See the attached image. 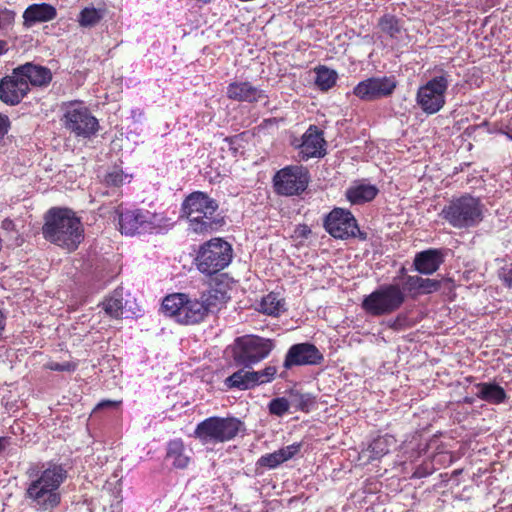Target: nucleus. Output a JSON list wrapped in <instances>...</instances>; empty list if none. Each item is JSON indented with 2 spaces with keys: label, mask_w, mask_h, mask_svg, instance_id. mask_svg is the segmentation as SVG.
Segmentation results:
<instances>
[{
  "label": "nucleus",
  "mask_w": 512,
  "mask_h": 512,
  "mask_svg": "<svg viewBox=\"0 0 512 512\" xmlns=\"http://www.w3.org/2000/svg\"><path fill=\"white\" fill-rule=\"evenodd\" d=\"M325 140L322 132L315 126H310L302 136V143L299 145V155L302 160L313 157H321L325 154Z\"/></svg>",
  "instance_id": "a211bd4d"
},
{
  "label": "nucleus",
  "mask_w": 512,
  "mask_h": 512,
  "mask_svg": "<svg viewBox=\"0 0 512 512\" xmlns=\"http://www.w3.org/2000/svg\"><path fill=\"white\" fill-rule=\"evenodd\" d=\"M24 80L16 68L10 75L2 78L0 81L1 101L11 106L19 104L30 90Z\"/></svg>",
  "instance_id": "f3484780"
},
{
  "label": "nucleus",
  "mask_w": 512,
  "mask_h": 512,
  "mask_svg": "<svg viewBox=\"0 0 512 512\" xmlns=\"http://www.w3.org/2000/svg\"><path fill=\"white\" fill-rule=\"evenodd\" d=\"M325 230L334 238L346 240L358 237L366 239V234L361 232L353 214L342 208L333 209L324 220Z\"/></svg>",
  "instance_id": "ddd939ff"
},
{
  "label": "nucleus",
  "mask_w": 512,
  "mask_h": 512,
  "mask_svg": "<svg viewBox=\"0 0 512 512\" xmlns=\"http://www.w3.org/2000/svg\"><path fill=\"white\" fill-rule=\"evenodd\" d=\"M103 10L95 7H85L78 16V23L83 28H91L96 26L103 18Z\"/></svg>",
  "instance_id": "7c9ffc66"
},
{
  "label": "nucleus",
  "mask_w": 512,
  "mask_h": 512,
  "mask_svg": "<svg viewBox=\"0 0 512 512\" xmlns=\"http://www.w3.org/2000/svg\"><path fill=\"white\" fill-rule=\"evenodd\" d=\"M323 359V354L315 345L308 342L298 343L288 349L283 367L288 370L294 366L319 365Z\"/></svg>",
  "instance_id": "dca6fc26"
},
{
  "label": "nucleus",
  "mask_w": 512,
  "mask_h": 512,
  "mask_svg": "<svg viewBox=\"0 0 512 512\" xmlns=\"http://www.w3.org/2000/svg\"><path fill=\"white\" fill-rule=\"evenodd\" d=\"M274 341L256 335L237 338L233 358L237 364L251 367L267 358L274 349Z\"/></svg>",
  "instance_id": "9d476101"
},
{
  "label": "nucleus",
  "mask_w": 512,
  "mask_h": 512,
  "mask_svg": "<svg viewBox=\"0 0 512 512\" xmlns=\"http://www.w3.org/2000/svg\"><path fill=\"white\" fill-rule=\"evenodd\" d=\"M117 213L121 233L129 236L150 232L161 227L164 221V217L160 214L143 209L118 211Z\"/></svg>",
  "instance_id": "f8f14e48"
},
{
  "label": "nucleus",
  "mask_w": 512,
  "mask_h": 512,
  "mask_svg": "<svg viewBox=\"0 0 512 512\" xmlns=\"http://www.w3.org/2000/svg\"><path fill=\"white\" fill-rule=\"evenodd\" d=\"M7 51V43L4 40H0V56Z\"/></svg>",
  "instance_id": "49530a36"
},
{
  "label": "nucleus",
  "mask_w": 512,
  "mask_h": 512,
  "mask_svg": "<svg viewBox=\"0 0 512 512\" xmlns=\"http://www.w3.org/2000/svg\"><path fill=\"white\" fill-rule=\"evenodd\" d=\"M499 276L508 287L512 288V264L502 267Z\"/></svg>",
  "instance_id": "79ce46f5"
},
{
  "label": "nucleus",
  "mask_w": 512,
  "mask_h": 512,
  "mask_svg": "<svg viewBox=\"0 0 512 512\" xmlns=\"http://www.w3.org/2000/svg\"><path fill=\"white\" fill-rule=\"evenodd\" d=\"M440 286L441 283L438 280L421 277L418 294H430L437 291Z\"/></svg>",
  "instance_id": "58836bf2"
},
{
  "label": "nucleus",
  "mask_w": 512,
  "mask_h": 512,
  "mask_svg": "<svg viewBox=\"0 0 512 512\" xmlns=\"http://www.w3.org/2000/svg\"><path fill=\"white\" fill-rule=\"evenodd\" d=\"M301 449V443H293L273 453L261 456L258 463L270 469L276 468L283 462L293 458Z\"/></svg>",
  "instance_id": "393cba45"
},
{
  "label": "nucleus",
  "mask_w": 512,
  "mask_h": 512,
  "mask_svg": "<svg viewBox=\"0 0 512 512\" xmlns=\"http://www.w3.org/2000/svg\"><path fill=\"white\" fill-rule=\"evenodd\" d=\"M15 12L10 9L0 10V30L11 26L15 20Z\"/></svg>",
  "instance_id": "a19ab883"
},
{
  "label": "nucleus",
  "mask_w": 512,
  "mask_h": 512,
  "mask_svg": "<svg viewBox=\"0 0 512 512\" xmlns=\"http://www.w3.org/2000/svg\"><path fill=\"white\" fill-rule=\"evenodd\" d=\"M207 315L222 309L230 299L228 291L224 287H213L202 292L199 297Z\"/></svg>",
  "instance_id": "b1692460"
},
{
  "label": "nucleus",
  "mask_w": 512,
  "mask_h": 512,
  "mask_svg": "<svg viewBox=\"0 0 512 512\" xmlns=\"http://www.w3.org/2000/svg\"><path fill=\"white\" fill-rule=\"evenodd\" d=\"M405 301V289L400 284L386 283L363 299L362 308L371 316H385L399 310Z\"/></svg>",
  "instance_id": "20e7f679"
},
{
  "label": "nucleus",
  "mask_w": 512,
  "mask_h": 512,
  "mask_svg": "<svg viewBox=\"0 0 512 512\" xmlns=\"http://www.w3.org/2000/svg\"><path fill=\"white\" fill-rule=\"evenodd\" d=\"M105 313L115 319L123 315V297L122 292L115 290L109 297L102 303Z\"/></svg>",
  "instance_id": "c756f323"
},
{
  "label": "nucleus",
  "mask_w": 512,
  "mask_h": 512,
  "mask_svg": "<svg viewBox=\"0 0 512 512\" xmlns=\"http://www.w3.org/2000/svg\"><path fill=\"white\" fill-rule=\"evenodd\" d=\"M57 11L54 6L48 3L29 5L23 13V24L31 27L35 23L48 22L55 19Z\"/></svg>",
  "instance_id": "5701e85b"
},
{
  "label": "nucleus",
  "mask_w": 512,
  "mask_h": 512,
  "mask_svg": "<svg viewBox=\"0 0 512 512\" xmlns=\"http://www.w3.org/2000/svg\"><path fill=\"white\" fill-rule=\"evenodd\" d=\"M162 309L168 316L181 324H197L207 316L199 298H190L183 293L168 295L162 302Z\"/></svg>",
  "instance_id": "0eeeda50"
},
{
  "label": "nucleus",
  "mask_w": 512,
  "mask_h": 512,
  "mask_svg": "<svg viewBox=\"0 0 512 512\" xmlns=\"http://www.w3.org/2000/svg\"><path fill=\"white\" fill-rule=\"evenodd\" d=\"M444 262V255L439 249H428L416 254L414 258V268L423 275L435 273Z\"/></svg>",
  "instance_id": "aec40b11"
},
{
  "label": "nucleus",
  "mask_w": 512,
  "mask_h": 512,
  "mask_svg": "<svg viewBox=\"0 0 512 512\" xmlns=\"http://www.w3.org/2000/svg\"><path fill=\"white\" fill-rule=\"evenodd\" d=\"M9 444L8 438L0 437V453L6 448Z\"/></svg>",
  "instance_id": "a18cd8bd"
},
{
  "label": "nucleus",
  "mask_w": 512,
  "mask_h": 512,
  "mask_svg": "<svg viewBox=\"0 0 512 512\" xmlns=\"http://www.w3.org/2000/svg\"><path fill=\"white\" fill-rule=\"evenodd\" d=\"M42 234L48 242L75 251L84 239V228L79 217L67 208H52L45 215Z\"/></svg>",
  "instance_id": "f03ea898"
},
{
  "label": "nucleus",
  "mask_w": 512,
  "mask_h": 512,
  "mask_svg": "<svg viewBox=\"0 0 512 512\" xmlns=\"http://www.w3.org/2000/svg\"><path fill=\"white\" fill-rule=\"evenodd\" d=\"M120 402H117V401H111V400H104L102 402H100L96 409H102V408H107V407H115L119 404Z\"/></svg>",
  "instance_id": "c03bdc74"
},
{
  "label": "nucleus",
  "mask_w": 512,
  "mask_h": 512,
  "mask_svg": "<svg viewBox=\"0 0 512 512\" xmlns=\"http://www.w3.org/2000/svg\"><path fill=\"white\" fill-rule=\"evenodd\" d=\"M240 426L241 422L236 418L210 417L196 426L194 435L203 444H215L233 439Z\"/></svg>",
  "instance_id": "1a4fd4ad"
},
{
  "label": "nucleus",
  "mask_w": 512,
  "mask_h": 512,
  "mask_svg": "<svg viewBox=\"0 0 512 512\" xmlns=\"http://www.w3.org/2000/svg\"><path fill=\"white\" fill-rule=\"evenodd\" d=\"M289 408V401L284 397L275 398L269 403V412L279 417L286 414Z\"/></svg>",
  "instance_id": "c9c22d12"
},
{
  "label": "nucleus",
  "mask_w": 512,
  "mask_h": 512,
  "mask_svg": "<svg viewBox=\"0 0 512 512\" xmlns=\"http://www.w3.org/2000/svg\"><path fill=\"white\" fill-rule=\"evenodd\" d=\"M9 124V118L0 114V139L8 132Z\"/></svg>",
  "instance_id": "37998d69"
},
{
  "label": "nucleus",
  "mask_w": 512,
  "mask_h": 512,
  "mask_svg": "<svg viewBox=\"0 0 512 512\" xmlns=\"http://www.w3.org/2000/svg\"><path fill=\"white\" fill-rule=\"evenodd\" d=\"M192 450L185 446L182 439L170 440L166 448V460L176 469H185L191 461Z\"/></svg>",
  "instance_id": "412c9836"
},
{
  "label": "nucleus",
  "mask_w": 512,
  "mask_h": 512,
  "mask_svg": "<svg viewBox=\"0 0 512 512\" xmlns=\"http://www.w3.org/2000/svg\"><path fill=\"white\" fill-rule=\"evenodd\" d=\"M16 71L25 79L24 81L28 84V87L30 85L45 86L48 85L52 79L51 71L48 68L33 63L18 66Z\"/></svg>",
  "instance_id": "4be33fe9"
},
{
  "label": "nucleus",
  "mask_w": 512,
  "mask_h": 512,
  "mask_svg": "<svg viewBox=\"0 0 512 512\" xmlns=\"http://www.w3.org/2000/svg\"><path fill=\"white\" fill-rule=\"evenodd\" d=\"M227 97L238 102L254 103L266 98L263 90L253 86L250 82H232L227 87Z\"/></svg>",
  "instance_id": "6ab92c4d"
},
{
  "label": "nucleus",
  "mask_w": 512,
  "mask_h": 512,
  "mask_svg": "<svg viewBox=\"0 0 512 512\" xmlns=\"http://www.w3.org/2000/svg\"><path fill=\"white\" fill-rule=\"evenodd\" d=\"M105 182L109 186L119 187L124 183L130 182V177L124 174L121 169L113 168L105 176Z\"/></svg>",
  "instance_id": "f704fd0d"
},
{
  "label": "nucleus",
  "mask_w": 512,
  "mask_h": 512,
  "mask_svg": "<svg viewBox=\"0 0 512 512\" xmlns=\"http://www.w3.org/2000/svg\"><path fill=\"white\" fill-rule=\"evenodd\" d=\"M440 216L457 229L477 225L483 218V205L479 198L463 195L452 199L441 211Z\"/></svg>",
  "instance_id": "39448f33"
},
{
  "label": "nucleus",
  "mask_w": 512,
  "mask_h": 512,
  "mask_svg": "<svg viewBox=\"0 0 512 512\" xmlns=\"http://www.w3.org/2000/svg\"><path fill=\"white\" fill-rule=\"evenodd\" d=\"M256 374V386L264 383L271 382L277 373V368L275 366H266L264 369L260 371H253Z\"/></svg>",
  "instance_id": "e433bc0d"
},
{
  "label": "nucleus",
  "mask_w": 512,
  "mask_h": 512,
  "mask_svg": "<svg viewBox=\"0 0 512 512\" xmlns=\"http://www.w3.org/2000/svg\"><path fill=\"white\" fill-rule=\"evenodd\" d=\"M476 389V396L491 404H500L507 397L505 390L495 383H479Z\"/></svg>",
  "instance_id": "cd10ccee"
},
{
  "label": "nucleus",
  "mask_w": 512,
  "mask_h": 512,
  "mask_svg": "<svg viewBox=\"0 0 512 512\" xmlns=\"http://www.w3.org/2000/svg\"><path fill=\"white\" fill-rule=\"evenodd\" d=\"M246 367L234 372L231 376L225 379L227 388H236L239 390H248L256 386V374L251 370H246Z\"/></svg>",
  "instance_id": "bb28decb"
},
{
  "label": "nucleus",
  "mask_w": 512,
  "mask_h": 512,
  "mask_svg": "<svg viewBox=\"0 0 512 512\" xmlns=\"http://www.w3.org/2000/svg\"><path fill=\"white\" fill-rule=\"evenodd\" d=\"M450 77L448 72L441 71L418 88L416 102L423 112L435 114L443 108Z\"/></svg>",
  "instance_id": "6e6552de"
},
{
  "label": "nucleus",
  "mask_w": 512,
  "mask_h": 512,
  "mask_svg": "<svg viewBox=\"0 0 512 512\" xmlns=\"http://www.w3.org/2000/svg\"><path fill=\"white\" fill-rule=\"evenodd\" d=\"M377 194V187L368 183H357L346 191V197L353 205H361L369 202L373 200Z\"/></svg>",
  "instance_id": "a878e982"
},
{
  "label": "nucleus",
  "mask_w": 512,
  "mask_h": 512,
  "mask_svg": "<svg viewBox=\"0 0 512 512\" xmlns=\"http://www.w3.org/2000/svg\"><path fill=\"white\" fill-rule=\"evenodd\" d=\"M29 483L25 490V499L37 511L45 512L56 508L61 502L60 486L67 477L62 465L48 463L43 469L28 472Z\"/></svg>",
  "instance_id": "f257e3e1"
},
{
  "label": "nucleus",
  "mask_w": 512,
  "mask_h": 512,
  "mask_svg": "<svg viewBox=\"0 0 512 512\" xmlns=\"http://www.w3.org/2000/svg\"><path fill=\"white\" fill-rule=\"evenodd\" d=\"M232 258V246L221 238H213L200 247L196 265L201 273L213 275L226 268Z\"/></svg>",
  "instance_id": "423d86ee"
},
{
  "label": "nucleus",
  "mask_w": 512,
  "mask_h": 512,
  "mask_svg": "<svg viewBox=\"0 0 512 512\" xmlns=\"http://www.w3.org/2000/svg\"><path fill=\"white\" fill-rule=\"evenodd\" d=\"M337 80L336 71L329 69L325 66H320L316 69L315 83L322 91H327L332 88Z\"/></svg>",
  "instance_id": "2f4dec72"
},
{
  "label": "nucleus",
  "mask_w": 512,
  "mask_h": 512,
  "mask_svg": "<svg viewBox=\"0 0 512 512\" xmlns=\"http://www.w3.org/2000/svg\"><path fill=\"white\" fill-rule=\"evenodd\" d=\"M45 367L52 371H67L72 372L76 369V364L73 362H55V361H49Z\"/></svg>",
  "instance_id": "ea45409f"
},
{
  "label": "nucleus",
  "mask_w": 512,
  "mask_h": 512,
  "mask_svg": "<svg viewBox=\"0 0 512 512\" xmlns=\"http://www.w3.org/2000/svg\"><path fill=\"white\" fill-rule=\"evenodd\" d=\"M217 210V201L201 191L188 195L181 207L182 214L189 221V230L198 234L215 228L214 214Z\"/></svg>",
  "instance_id": "7ed1b4c3"
},
{
  "label": "nucleus",
  "mask_w": 512,
  "mask_h": 512,
  "mask_svg": "<svg viewBox=\"0 0 512 512\" xmlns=\"http://www.w3.org/2000/svg\"><path fill=\"white\" fill-rule=\"evenodd\" d=\"M308 182V171L301 165L284 167L273 178L275 191L285 196L300 194L307 188Z\"/></svg>",
  "instance_id": "4468645a"
},
{
  "label": "nucleus",
  "mask_w": 512,
  "mask_h": 512,
  "mask_svg": "<svg viewBox=\"0 0 512 512\" xmlns=\"http://www.w3.org/2000/svg\"><path fill=\"white\" fill-rule=\"evenodd\" d=\"M379 27L382 32L388 34L391 38L397 37L402 28L399 20L390 14H386L380 18Z\"/></svg>",
  "instance_id": "72a5a7b5"
},
{
  "label": "nucleus",
  "mask_w": 512,
  "mask_h": 512,
  "mask_svg": "<svg viewBox=\"0 0 512 512\" xmlns=\"http://www.w3.org/2000/svg\"><path fill=\"white\" fill-rule=\"evenodd\" d=\"M284 304L278 294L271 292L262 298L259 311L269 316H278L285 310Z\"/></svg>",
  "instance_id": "c85d7f7f"
},
{
  "label": "nucleus",
  "mask_w": 512,
  "mask_h": 512,
  "mask_svg": "<svg viewBox=\"0 0 512 512\" xmlns=\"http://www.w3.org/2000/svg\"><path fill=\"white\" fill-rule=\"evenodd\" d=\"M395 443L396 440L391 435H384L376 438L369 446L371 453L373 454V458H381L386 455Z\"/></svg>",
  "instance_id": "473e14b6"
},
{
  "label": "nucleus",
  "mask_w": 512,
  "mask_h": 512,
  "mask_svg": "<svg viewBox=\"0 0 512 512\" xmlns=\"http://www.w3.org/2000/svg\"><path fill=\"white\" fill-rule=\"evenodd\" d=\"M420 276L417 275H408L404 278L403 286L401 288L405 289V294L409 293L410 295H418L419 284H420Z\"/></svg>",
  "instance_id": "4c0bfd02"
},
{
  "label": "nucleus",
  "mask_w": 512,
  "mask_h": 512,
  "mask_svg": "<svg viewBox=\"0 0 512 512\" xmlns=\"http://www.w3.org/2000/svg\"><path fill=\"white\" fill-rule=\"evenodd\" d=\"M64 127L77 137L88 138L98 131V120L82 102L65 104Z\"/></svg>",
  "instance_id": "9b49d317"
},
{
  "label": "nucleus",
  "mask_w": 512,
  "mask_h": 512,
  "mask_svg": "<svg viewBox=\"0 0 512 512\" xmlns=\"http://www.w3.org/2000/svg\"><path fill=\"white\" fill-rule=\"evenodd\" d=\"M394 77H371L359 82L353 89V94L361 100L372 101L387 97L396 88Z\"/></svg>",
  "instance_id": "2eb2a0df"
}]
</instances>
